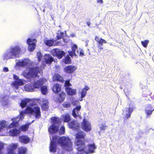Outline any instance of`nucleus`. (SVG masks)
<instances>
[{"label":"nucleus","mask_w":154,"mask_h":154,"mask_svg":"<svg viewBox=\"0 0 154 154\" xmlns=\"http://www.w3.org/2000/svg\"><path fill=\"white\" fill-rule=\"evenodd\" d=\"M81 108V106L80 105L76 106V107L72 110V114L73 117L76 118L78 117L80 119L81 118V112L80 110Z\"/></svg>","instance_id":"13"},{"label":"nucleus","mask_w":154,"mask_h":154,"mask_svg":"<svg viewBox=\"0 0 154 154\" xmlns=\"http://www.w3.org/2000/svg\"><path fill=\"white\" fill-rule=\"evenodd\" d=\"M52 124L48 128V131L50 134H53L57 132L59 130V127L60 123V119L56 117L51 118Z\"/></svg>","instance_id":"5"},{"label":"nucleus","mask_w":154,"mask_h":154,"mask_svg":"<svg viewBox=\"0 0 154 154\" xmlns=\"http://www.w3.org/2000/svg\"><path fill=\"white\" fill-rule=\"evenodd\" d=\"M65 127L63 126H62L60 128L59 131V133L60 135L64 134L65 132Z\"/></svg>","instance_id":"45"},{"label":"nucleus","mask_w":154,"mask_h":154,"mask_svg":"<svg viewBox=\"0 0 154 154\" xmlns=\"http://www.w3.org/2000/svg\"><path fill=\"white\" fill-rule=\"evenodd\" d=\"M95 40L98 42V47L100 50H102L103 49L102 46L103 43H106L107 42L104 39L101 38H100L97 36H96L95 39Z\"/></svg>","instance_id":"15"},{"label":"nucleus","mask_w":154,"mask_h":154,"mask_svg":"<svg viewBox=\"0 0 154 154\" xmlns=\"http://www.w3.org/2000/svg\"><path fill=\"white\" fill-rule=\"evenodd\" d=\"M34 121H32L31 123H27L24 125H23L20 127V128L22 131H27L29 127V126L32 122H33Z\"/></svg>","instance_id":"34"},{"label":"nucleus","mask_w":154,"mask_h":154,"mask_svg":"<svg viewBox=\"0 0 154 154\" xmlns=\"http://www.w3.org/2000/svg\"><path fill=\"white\" fill-rule=\"evenodd\" d=\"M61 86L60 85L56 84L54 85L52 88V90L55 93H57L59 92L60 90Z\"/></svg>","instance_id":"31"},{"label":"nucleus","mask_w":154,"mask_h":154,"mask_svg":"<svg viewBox=\"0 0 154 154\" xmlns=\"http://www.w3.org/2000/svg\"><path fill=\"white\" fill-rule=\"evenodd\" d=\"M3 71L5 72H7L8 71V68H3Z\"/></svg>","instance_id":"53"},{"label":"nucleus","mask_w":154,"mask_h":154,"mask_svg":"<svg viewBox=\"0 0 154 154\" xmlns=\"http://www.w3.org/2000/svg\"><path fill=\"white\" fill-rule=\"evenodd\" d=\"M64 86L65 88H66L67 87L71 86V84L70 83V80L69 79L65 81L64 83Z\"/></svg>","instance_id":"44"},{"label":"nucleus","mask_w":154,"mask_h":154,"mask_svg":"<svg viewBox=\"0 0 154 154\" xmlns=\"http://www.w3.org/2000/svg\"><path fill=\"white\" fill-rule=\"evenodd\" d=\"M13 78L14 79L16 80L12 83L13 87L14 88L18 89L19 86L24 85V80L19 79L18 76L14 74L13 75Z\"/></svg>","instance_id":"11"},{"label":"nucleus","mask_w":154,"mask_h":154,"mask_svg":"<svg viewBox=\"0 0 154 154\" xmlns=\"http://www.w3.org/2000/svg\"><path fill=\"white\" fill-rule=\"evenodd\" d=\"M76 138L77 139L75 141L76 145L75 146L78 152L77 154H83L85 153L86 154L88 153H93L95 149L96 148L94 144H91L88 145V150H86V147L84 143V138L85 136V134L82 131H79L76 134Z\"/></svg>","instance_id":"3"},{"label":"nucleus","mask_w":154,"mask_h":154,"mask_svg":"<svg viewBox=\"0 0 154 154\" xmlns=\"http://www.w3.org/2000/svg\"><path fill=\"white\" fill-rule=\"evenodd\" d=\"M42 94L44 95L48 93L47 87V86H43L41 88Z\"/></svg>","instance_id":"37"},{"label":"nucleus","mask_w":154,"mask_h":154,"mask_svg":"<svg viewBox=\"0 0 154 154\" xmlns=\"http://www.w3.org/2000/svg\"><path fill=\"white\" fill-rule=\"evenodd\" d=\"M65 67L67 68V67H75L74 66H71L69 65L68 66H66Z\"/></svg>","instance_id":"55"},{"label":"nucleus","mask_w":154,"mask_h":154,"mask_svg":"<svg viewBox=\"0 0 154 154\" xmlns=\"http://www.w3.org/2000/svg\"><path fill=\"white\" fill-rule=\"evenodd\" d=\"M84 53L83 52V51H80V52H79V55L80 56H82L83 55H84Z\"/></svg>","instance_id":"52"},{"label":"nucleus","mask_w":154,"mask_h":154,"mask_svg":"<svg viewBox=\"0 0 154 154\" xmlns=\"http://www.w3.org/2000/svg\"><path fill=\"white\" fill-rule=\"evenodd\" d=\"M88 41H86V42L87 43L85 45V46L87 47L88 45Z\"/></svg>","instance_id":"57"},{"label":"nucleus","mask_w":154,"mask_h":154,"mask_svg":"<svg viewBox=\"0 0 154 154\" xmlns=\"http://www.w3.org/2000/svg\"><path fill=\"white\" fill-rule=\"evenodd\" d=\"M79 125V124L76 121H72L69 123V128L75 130L77 129Z\"/></svg>","instance_id":"22"},{"label":"nucleus","mask_w":154,"mask_h":154,"mask_svg":"<svg viewBox=\"0 0 154 154\" xmlns=\"http://www.w3.org/2000/svg\"><path fill=\"white\" fill-rule=\"evenodd\" d=\"M65 97V94L64 92H62L59 95L58 99L60 101L62 102L63 101Z\"/></svg>","instance_id":"38"},{"label":"nucleus","mask_w":154,"mask_h":154,"mask_svg":"<svg viewBox=\"0 0 154 154\" xmlns=\"http://www.w3.org/2000/svg\"><path fill=\"white\" fill-rule=\"evenodd\" d=\"M51 141L50 151L51 152H55L57 147V142L60 144L63 149L67 151H71L72 149V143L71 139L68 137L58 136H50Z\"/></svg>","instance_id":"2"},{"label":"nucleus","mask_w":154,"mask_h":154,"mask_svg":"<svg viewBox=\"0 0 154 154\" xmlns=\"http://www.w3.org/2000/svg\"><path fill=\"white\" fill-rule=\"evenodd\" d=\"M71 36L72 37H74L75 36V35L74 34H72L71 35Z\"/></svg>","instance_id":"59"},{"label":"nucleus","mask_w":154,"mask_h":154,"mask_svg":"<svg viewBox=\"0 0 154 154\" xmlns=\"http://www.w3.org/2000/svg\"><path fill=\"white\" fill-rule=\"evenodd\" d=\"M8 96L2 95L0 98V102L3 106H6L8 104Z\"/></svg>","instance_id":"18"},{"label":"nucleus","mask_w":154,"mask_h":154,"mask_svg":"<svg viewBox=\"0 0 154 154\" xmlns=\"http://www.w3.org/2000/svg\"><path fill=\"white\" fill-rule=\"evenodd\" d=\"M153 110H154V108L153 109Z\"/></svg>","instance_id":"63"},{"label":"nucleus","mask_w":154,"mask_h":154,"mask_svg":"<svg viewBox=\"0 0 154 154\" xmlns=\"http://www.w3.org/2000/svg\"><path fill=\"white\" fill-rule=\"evenodd\" d=\"M55 42V41L54 39H46L44 41V42L45 44L49 47L52 46Z\"/></svg>","instance_id":"28"},{"label":"nucleus","mask_w":154,"mask_h":154,"mask_svg":"<svg viewBox=\"0 0 154 154\" xmlns=\"http://www.w3.org/2000/svg\"><path fill=\"white\" fill-rule=\"evenodd\" d=\"M20 133V131L15 128L11 129L9 132L10 135L12 136H16Z\"/></svg>","instance_id":"29"},{"label":"nucleus","mask_w":154,"mask_h":154,"mask_svg":"<svg viewBox=\"0 0 154 154\" xmlns=\"http://www.w3.org/2000/svg\"><path fill=\"white\" fill-rule=\"evenodd\" d=\"M77 48V46L76 45L74 44L72 47V51H68L69 55L71 57H73V56H77V55L76 54L75 51L76 50Z\"/></svg>","instance_id":"23"},{"label":"nucleus","mask_w":154,"mask_h":154,"mask_svg":"<svg viewBox=\"0 0 154 154\" xmlns=\"http://www.w3.org/2000/svg\"><path fill=\"white\" fill-rule=\"evenodd\" d=\"M54 58L50 54H45L44 55V63L46 64H51L54 60Z\"/></svg>","instance_id":"17"},{"label":"nucleus","mask_w":154,"mask_h":154,"mask_svg":"<svg viewBox=\"0 0 154 154\" xmlns=\"http://www.w3.org/2000/svg\"><path fill=\"white\" fill-rule=\"evenodd\" d=\"M120 88L121 89H122V88L121 87H120Z\"/></svg>","instance_id":"62"},{"label":"nucleus","mask_w":154,"mask_h":154,"mask_svg":"<svg viewBox=\"0 0 154 154\" xmlns=\"http://www.w3.org/2000/svg\"><path fill=\"white\" fill-rule=\"evenodd\" d=\"M64 71L69 73H72L74 72L75 69H74V68H64Z\"/></svg>","instance_id":"40"},{"label":"nucleus","mask_w":154,"mask_h":154,"mask_svg":"<svg viewBox=\"0 0 154 154\" xmlns=\"http://www.w3.org/2000/svg\"><path fill=\"white\" fill-rule=\"evenodd\" d=\"M46 81V79L44 78L40 79L39 80L34 83L35 88H39L42 85L45 84Z\"/></svg>","instance_id":"19"},{"label":"nucleus","mask_w":154,"mask_h":154,"mask_svg":"<svg viewBox=\"0 0 154 154\" xmlns=\"http://www.w3.org/2000/svg\"><path fill=\"white\" fill-rule=\"evenodd\" d=\"M37 40L35 38H28L26 41V43L28 44V50L30 52H32L35 49L36 46V43Z\"/></svg>","instance_id":"8"},{"label":"nucleus","mask_w":154,"mask_h":154,"mask_svg":"<svg viewBox=\"0 0 154 154\" xmlns=\"http://www.w3.org/2000/svg\"><path fill=\"white\" fill-rule=\"evenodd\" d=\"M17 144H12L9 146L8 149V152L9 154H16L14 152V149L17 148ZM26 149L24 147H21L18 148V154H26Z\"/></svg>","instance_id":"7"},{"label":"nucleus","mask_w":154,"mask_h":154,"mask_svg":"<svg viewBox=\"0 0 154 154\" xmlns=\"http://www.w3.org/2000/svg\"><path fill=\"white\" fill-rule=\"evenodd\" d=\"M106 125H105L101 124L100 127V129L102 130L105 129Z\"/></svg>","instance_id":"50"},{"label":"nucleus","mask_w":154,"mask_h":154,"mask_svg":"<svg viewBox=\"0 0 154 154\" xmlns=\"http://www.w3.org/2000/svg\"><path fill=\"white\" fill-rule=\"evenodd\" d=\"M32 100L30 99L26 98L22 100L20 103V106L22 108H24L26 106L27 104L30 102L32 101Z\"/></svg>","instance_id":"25"},{"label":"nucleus","mask_w":154,"mask_h":154,"mask_svg":"<svg viewBox=\"0 0 154 154\" xmlns=\"http://www.w3.org/2000/svg\"><path fill=\"white\" fill-rule=\"evenodd\" d=\"M134 109V106L130 105L128 108L127 107L124 109L123 111V114L126 118L128 119L130 117Z\"/></svg>","instance_id":"12"},{"label":"nucleus","mask_w":154,"mask_h":154,"mask_svg":"<svg viewBox=\"0 0 154 154\" xmlns=\"http://www.w3.org/2000/svg\"><path fill=\"white\" fill-rule=\"evenodd\" d=\"M21 51V48L19 45L11 46L4 51L2 59L6 61L10 59L16 58L19 55Z\"/></svg>","instance_id":"4"},{"label":"nucleus","mask_w":154,"mask_h":154,"mask_svg":"<svg viewBox=\"0 0 154 154\" xmlns=\"http://www.w3.org/2000/svg\"><path fill=\"white\" fill-rule=\"evenodd\" d=\"M124 92L126 95V96L129 99V97L131 95L130 89V88H126L124 90Z\"/></svg>","instance_id":"39"},{"label":"nucleus","mask_w":154,"mask_h":154,"mask_svg":"<svg viewBox=\"0 0 154 154\" xmlns=\"http://www.w3.org/2000/svg\"><path fill=\"white\" fill-rule=\"evenodd\" d=\"M89 88L86 86L84 88H83L79 93V94H80L81 97L82 98H84L86 95L87 91L89 89Z\"/></svg>","instance_id":"24"},{"label":"nucleus","mask_w":154,"mask_h":154,"mask_svg":"<svg viewBox=\"0 0 154 154\" xmlns=\"http://www.w3.org/2000/svg\"><path fill=\"white\" fill-rule=\"evenodd\" d=\"M16 65L18 66L22 67L26 66V67H39L37 66H35L34 63L28 59H24L15 60Z\"/></svg>","instance_id":"6"},{"label":"nucleus","mask_w":154,"mask_h":154,"mask_svg":"<svg viewBox=\"0 0 154 154\" xmlns=\"http://www.w3.org/2000/svg\"><path fill=\"white\" fill-rule=\"evenodd\" d=\"M4 148V143L0 142V154H2L1 150Z\"/></svg>","instance_id":"48"},{"label":"nucleus","mask_w":154,"mask_h":154,"mask_svg":"<svg viewBox=\"0 0 154 154\" xmlns=\"http://www.w3.org/2000/svg\"><path fill=\"white\" fill-rule=\"evenodd\" d=\"M62 118L64 122H69L71 119L69 114L68 113L63 115L62 116Z\"/></svg>","instance_id":"32"},{"label":"nucleus","mask_w":154,"mask_h":154,"mask_svg":"<svg viewBox=\"0 0 154 154\" xmlns=\"http://www.w3.org/2000/svg\"><path fill=\"white\" fill-rule=\"evenodd\" d=\"M35 88H36L35 86L34 83L33 84H28L24 86L25 90L28 92L33 91Z\"/></svg>","instance_id":"21"},{"label":"nucleus","mask_w":154,"mask_h":154,"mask_svg":"<svg viewBox=\"0 0 154 154\" xmlns=\"http://www.w3.org/2000/svg\"><path fill=\"white\" fill-rule=\"evenodd\" d=\"M69 55H67L65 57V58L63 59V62L66 64H69L71 63V59Z\"/></svg>","instance_id":"36"},{"label":"nucleus","mask_w":154,"mask_h":154,"mask_svg":"<svg viewBox=\"0 0 154 154\" xmlns=\"http://www.w3.org/2000/svg\"><path fill=\"white\" fill-rule=\"evenodd\" d=\"M83 98H82L81 97V98L79 100L80 101H82L83 100Z\"/></svg>","instance_id":"58"},{"label":"nucleus","mask_w":154,"mask_h":154,"mask_svg":"<svg viewBox=\"0 0 154 154\" xmlns=\"http://www.w3.org/2000/svg\"><path fill=\"white\" fill-rule=\"evenodd\" d=\"M95 40L98 42V47L100 50H102L103 49L102 46L103 43H106L107 42L104 39L101 38H100L97 36H96L95 39Z\"/></svg>","instance_id":"16"},{"label":"nucleus","mask_w":154,"mask_h":154,"mask_svg":"<svg viewBox=\"0 0 154 154\" xmlns=\"http://www.w3.org/2000/svg\"><path fill=\"white\" fill-rule=\"evenodd\" d=\"M29 69V72H27V76L29 77L35 78L36 77L38 73L41 74L42 73L39 71V68H27Z\"/></svg>","instance_id":"10"},{"label":"nucleus","mask_w":154,"mask_h":154,"mask_svg":"<svg viewBox=\"0 0 154 154\" xmlns=\"http://www.w3.org/2000/svg\"><path fill=\"white\" fill-rule=\"evenodd\" d=\"M48 102L46 99H43L42 105V109L44 110L47 111L48 108Z\"/></svg>","instance_id":"26"},{"label":"nucleus","mask_w":154,"mask_h":154,"mask_svg":"<svg viewBox=\"0 0 154 154\" xmlns=\"http://www.w3.org/2000/svg\"><path fill=\"white\" fill-rule=\"evenodd\" d=\"M65 33H64L63 32H61L60 30H58L57 33V35L56 36L57 38V40H60L62 38H63L64 41H65V40L63 38V36L64 35V34H65V35H66V31H64Z\"/></svg>","instance_id":"30"},{"label":"nucleus","mask_w":154,"mask_h":154,"mask_svg":"<svg viewBox=\"0 0 154 154\" xmlns=\"http://www.w3.org/2000/svg\"><path fill=\"white\" fill-rule=\"evenodd\" d=\"M53 79L54 80L63 82L64 81L63 77L58 74H55Z\"/></svg>","instance_id":"33"},{"label":"nucleus","mask_w":154,"mask_h":154,"mask_svg":"<svg viewBox=\"0 0 154 154\" xmlns=\"http://www.w3.org/2000/svg\"><path fill=\"white\" fill-rule=\"evenodd\" d=\"M65 90L67 94L69 95H73L76 94V93L75 89H72L70 88L67 87L65 88Z\"/></svg>","instance_id":"27"},{"label":"nucleus","mask_w":154,"mask_h":154,"mask_svg":"<svg viewBox=\"0 0 154 154\" xmlns=\"http://www.w3.org/2000/svg\"><path fill=\"white\" fill-rule=\"evenodd\" d=\"M72 104L73 105H75V103H74L73 102V103H72Z\"/></svg>","instance_id":"60"},{"label":"nucleus","mask_w":154,"mask_h":154,"mask_svg":"<svg viewBox=\"0 0 154 154\" xmlns=\"http://www.w3.org/2000/svg\"><path fill=\"white\" fill-rule=\"evenodd\" d=\"M82 126L83 130L88 131H90L91 129V126L90 123L85 119H84Z\"/></svg>","instance_id":"14"},{"label":"nucleus","mask_w":154,"mask_h":154,"mask_svg":"<svg viewBox=\"0 0 154 154\" xmlns=\"http://www.w3.org/2000/svg\"><path fill=\"white\" fill-rule=\"evenodd\" d=\"M51 53L54 56L57 57L59 59L62 58L65 54L64 51L57 48L52 49Z\"/></svg>","instance_id":"9"},{"label":"nucleus","mask_w":154,"mask_h":154,"mask_svg":"<svg viewBox=\"0 0 154 154\" xmlns=\"http://www.w3.org/2000/svg\"><path fill=\"white\" fill-rule=\"evenodd\" d=\"M30 138L27 136L22 135L19 137L20 141L22 143L26 144L29 143L30 141Z\"/></svg>","instance_id":"20"},{"label":"nucleus","mask_w":154,"mask_h":154,"mask_svg":"<svg viewBox=\"0 0 154 154\" xmlns=\"http://www.w3.org/2000/svg\"><path fill=\"white\" fill-rule=\"evenodd\" d=\"M150 91H148V93L147 94V95L150 96L152 94V92H150Z\"/></svg>","instance_id":"54"},{"label":"nucleus","mask_w":154,"mask_h":154,"mask_svg":"<svg viewBox=\"0 0 154 154\" xmlns=\"http://www.w3.org/2000/svg\"><path fill=\"white\" fill-rule=\"evenodd\" d=\"M87 24L88 26H89L90 24V22H87Z\"/></svg>","instance_id":"56"},{"label":"nucleus","mask_w":154,"mask_h":154,"mask_svg":"<svg viewBox=\"0 0 154 154\" xmlns=\"http://www.w3.org/2000/svg\"><path fill=\"white\" fill-rule=\"evenodd\" d=\"M153 109H152V105L150 104H148L146 105V106L145 108V109H147L149 110H152Z\"/></svg>","instance_id":"47"},{"label":"nucleus","mask_w":154,"mask_h":154,"mask_svg":"<svg viewBox=\"0 0 154 154\" xmlns=\"http://www.w3.org/2000/svg\"><path fill=\"white\" fill-rule=\"evenodd\" d=\"M63 106L64 107L67 108L69 107H70V104L69 103L65 102H64L63 105Z\"/></svg>","instance_id":"46"},{"label":"nucleus","mask_w":154,"mask_h":154,"mask_svg":"<svg viewBox=\"0 0 154 154\" xmlns=\"http://www.w3.org/2000/svg\"><path fill=\"white\" fill-rule=\"evenodd\" d=\"M43 12H45V10L44 9L43 10Z\"/></svg>","instance_id":"61"},{"label":"nucleus","mask_w":154,"mask_h":154,"mask_svg":"<svg viewBox=\"0 0 154 154\" xmlns=\"http://www.w3.org/2000/svg\"><path fill=\"white\" fill-rule=\"evenodd\" d=\"M149 43V41L148 40H146L144 41H142L141 43L144 47H146Z\"/></svg>","instance_id":"42"},{"label":"nucleus","mask_w":154,"mask_h":154,"mask_svg":"<svg viewBox=\"0 0 154 154\" xmlns=\"http://www.w3.org/2000/svg\"><path fill=\"white\" fill-rule=\"evenodd\" d=\"M20 113L18 116L11 119L13 122L9 125V128H12L17 126L18 125V122L24 118L26 113L34 115L36 119H39L41 116L40 107L36 105L35 102L30 103L29 105L27 106L25 111H22Z\"/></svg>","instance_id":"1"},{"label":"nucleus","mask_w":154,"mask_h":154,"mask_svg":"<svg viewBox=\"0 0 154 154\" xmlns=\"http://www.w3.org/2000/svg\"><path fill=\"white\" fill-rule=\"evenodd\" d=\"M37 57L38 58V61L40 62L41 61L42 58V55L40 52L37 53Z\"/></svg>","instance_id":"43"},{"label":"nucleus","mask_w":154,"mask_h":154,"mask_svg":"<svg viewBox=\"0 0 154 154\" xmlns=\"http://www.w3.org/2000/svg\"><path fill=\"white\" fill-rule=\"evenodd\" d=\"M97 2L98 3H100L101 4H102L103 3V0H97Z\"/></svg>","instance_id":"51"},{"label":"nucleus","mask_w":154,"mask_h":154,"mask_svg":"<svg viewBox=\"0 0 154 154\" xmlns=\"http://www.w3.org/2000/svg\"><path fill=\"white\" fill-rule=\"evenodd\" d=\"M7 125V124L5 121L4 120L0 121V131L3 130V128L6 127Z\"/></svg>","instance_id":"35"},{"label":"nucleus","mask_w":154,"mask_h":154,"mask_svg":"<svg viewBox=\"0 0 154 154\" xmlns=\"http://www.w3.org/2000/svg\"><path fill=\"white\" fill-rule=\"evenodd\" d=\"M61 42L60 41H57L54 43V46H60L61 45Z\"/></svg>","instance_id":"49"},{"label":"nucleus","mask_w":154,"mask_h":154,"mask_svg":"<svg viewBox=\"0 0 154 154\" xmlns=\"http://www.w3.org/2000/svg\"><path fill=\"white\" fill-rule=\"evenodd\" d=\"M154 110H149L147 109H145V113L146 115V118H147L150 117V116L152 113V112Z\"/></svg>","instance_id":"41"}]
</instances>
